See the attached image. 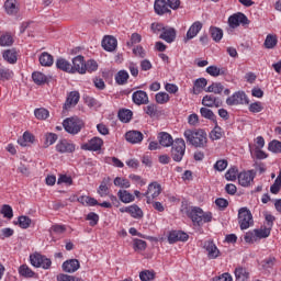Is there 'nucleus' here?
<instances>
[{"mask_svg": "<svg viewBox=\"0 0 281 281\" xmlns=\"http://www.w3.org/2000/svg\"><path fill=\"white\" fill-rule=\"evenodd\" d=\"M184 138L194 148H205L207 146V133L203 130H187Z\"/></svg>", "mask_w": 281, "mask_h": 281, "instance_id": "obj_1", "label": "nucleus"}, {"mask_svg": "<svg viewBox=\"0 0 281 281\" xmlns=\"http://www.w3.org/2000/svg\"><path fill=\"white\" fill-rule=\"evenodd\" d=\"M188 216L194 223V225H203V223H211L212 222V213L211 212H203L201 207H193L188 211Z\"/></svg>", "mask_w": 281, "mask_h": 281, "instance_id": "obj_2", "label": "nucleus"}, {"mask_svg": "<svg viewBox=\"0 0 281 281\" xmlns=\"http://www.w3.org/2000/svg\"><path fill=\"white\" fill-rule=\"evenodd\" d=\"M63 126L66 133H69L70 135H78V133L82 131V126H85V123L78 117H68L64 120Z\"/></svg>", "mask_w": 281, "mask_h": 281, "instance_id": "obj_3", "label": "nucleus"}, {"mask_svg": "<svg viewBox=\"0 0 281 281\" xmlns=\"http://www.w3.org/2000/svg\"><path fill=\"white\" fill-rule=\"evenodd\" d=\"M186 155V140L183 138H176L171 145V158L173 161H182Z\"/></svg>", "mask_w": 281, "mask_h": 281, "instance_id": "obj_4", "label": "nucleus"}, {"mask_svg": "<svg viewBox=\"0 0 281 281\" xmlns=\"http://www.w3.org/2000/svg\"><path fill=\"white\" fill-rule=\"evenodd\" d=\"M238 224L240 229H249L254 225V215L247 207H241L238 211Z\"/></svg>", "mask_w": 281, "mask_h": 281, "instance_id": "obj_5", "label": "nucleus"}, {"mask_svg": "<svg viewBox=\"0 0 281 281\" xmlns=\"http://www.w3.org/2000/svg\"><path fill=\"white\" fill-rule=\"evenodd\" d=\"M159 194H161V184H159L157 181H154L149 183L147 191L143 193V196H146V202L150 205V203H153V201H155Z\"/></svg>", "mask_w": 281, "mask_h": 281, "instance_id": "obj_6", "label": "nucleus"}, {"mask_svg": "<svg viewBox=\"0 0 281 281\" xmlns=\"http://www.w3.org/2000/svg\"><path fill=\"white\" fill-rule=\"evenodd\" d=\"M31 265L33 267L42 268V269H49L52 267V259L46 258L41 254H33L30 256Z\"/></svg>", "mask_w": 281, "mask_h": 281, "instance_id": "obj_7", "label": "nucleus"}, {"mask_svg": "<svg viewBox=\"0 0 281 281\" xmlns=\"http://www.w3.org/2000/svg\"><path fill=\"white\" fill-rule=\"evenodd\" d=\"M228 106H237L238 104H249V98L244 91H237L226 99Z\"/></svg>", "mask_w": 281, "mask_h": 281, "instance_id": "obj_8", "label": "nucleus"}, {"mask_svg": "<svg viewBox=\"0 0 281 281\" xmlns=\"http://www.w3.org/2000/svg\"><path fill=\"white\" fill-rule=\"evenodd\" d=\"M228 25L233 30H236L239 25H249V19H247L245 13L238 12L228 18Z\"/></svg>", "mask_w": 281, "mask_h": 281, "instance_id": "obj_9", "label": "nucleus"}, {"mask_svg": "<svg viewBox=\"0 0 281 281\" xmlns=\"http://www.w3.org/2000/svg\"><path fill=\"white\" fill-rule=\"evenodd\" d=\"M104 140L100 137H93L88 143L81 145V150H90L97 153V150H102Z\"/></svg>", "mask_w": 281, "mask_h": 281, "instance_id": "obj_10", "label": "nucleus"}, {"mask_svg": "<svg viewBox=\"0 0 281 281\" xmlns=\"http://www.w3.org/2000/svg\"><path fill=\"white\" fill-rule=\"evenodd\" d=\"M254 179H256V172L254 170L244 171L238 175L239 186L243 188H249L254 183Z\"/></svg>", "mask_w": 281, "mask_h": 281, "instance_id": "obj_11", "label": "nucleus"}, {"mask_svg": "<svg viewBox=\"0 0 281 281\" xmlns=\"http://www.w3.org/2000/svg\"><path fill=\"white\" fill-rule=\"evenodd\" d=\"M85 63V57L82 55H78L72 58V64H71V74H87V67Z\"/></svg>", "mask_w": 281, "mask_h": 281, "instance_id": "obj_12", "label": "nucleus"}, {"mask_svg": "<svg viewBox=\"0 0 281 281\" xmlns=\"http://www.w3.org/2000/svg\"><path fill=\"white\" fill-rule=\"evenodd\" d=\"M78 102H80V93L78 91H71L64 103L63 113H67V111L76 106Z\"/></svg>", "mask_w": 281, "mask_h": 281, "instance_id": "obj_13", "label": "nucleus"}, {"mask_svg": "<svg viewBox=\"0 0 281 281\" xmlns=\"http://www.w3.org/2000/svg\"><path fill=\"white\" fill-rule=\"evenodd\" d=\"M204 249L206 251V256L210 260H216L218 256H221V250H218V247H216V244L212 240H207L204 243Z\"/></svg>", "mask_w": 281, "mask_h": 281, "instance_id": "obj_14", "label": "nucleus"}, {"mask_svg": "<svg viewBox=\"0 0 281 281\" xmlns=\"http://www.w3.org/2000/svg\"><path fill=\"white\" fill-rule=\"evenodd\" d=\"M57 153H60L61 155H65L67 153H76V144L67 140L61 139L56 145Z\"/></svg>", "mask_w": 281, "mask_h": 281, "instance_id": "obj_15", "label": "nucleus"}, {"mask_svg": "<svg viewBox=\"0 0 281 281\" xmlns=\"http://www.w3.org/2000/svg\"><path fill=\"white\" fill-rule=\"evenodd\" d=\"M202 104L203 106H207L209 109H213V106H215V109H218L223 106V101L214 97V94H206L202 99Z\"/></svg>", "mask_w": 281, "mask_h": 281, "instance_id": "obj_16", "label": "nucleus"}, {"mask_svg": "<svg viewBox=\"0 0 281 281\" xmlns=\"http://www.w3.org/2000/svg\"><path fill=\"white\" fill-rule=\"evenodd\" d=\"M21 10L19 5V1L16 0H5L4 2V12L9 16H16L19 14V11Z\"/></svg>", "mask_w": 281, "mask_h": 281, "instance_id": "obj_17", "label": "nucleus"}, {"mask_svg": "<svg viewBox=\"0 0 281 281\" xmlns=\"http://www.w3.org/2000/svg\"><path fill=\"white\" fill-rule=\"evenodd\" d=\"M125 139L130 144H142L144 142V134L139 131L132 130L125 133Z\"/></svg>", "mask_w": 281, "mask_h": 281, "instance_id": "obj_18", "label": "nucleus"}, {"mask_svg": "<svg viewBox=\"0 0 281 281\" xmlns=\"http://www.w3.org/2000/svg\"><path fill=\"white\" fill-rule=\"evenodd\" d=\"M188 238H190V236L181 231H172L168 235V241L170 243V245H173V243H179V240L186 243Z\"/></svg>", "mask_w": 281, "mask_h": 281, "instance_id": "obj_19", "label": "nucleus"}, {"mask_svg": "<svg viewBox=\"0 0 281 281\" xmlns=\"http://www.w3.org/2000/svg\"><path fill=\"white\" fill-rule=\"evenodd\" d=\"M203 30V23L196 21L194 22L188 30L187 36L184 37V43L188 41H192V38L196 37V35Z\"/></svg>", "mask_w": 281, "mask_h": 281, "instance_id": "obj_20", "label": "nucleus"}, {"mask_svg": "<svg viewBox=\"0 0 281 281\" xmlns=\"http://www.w3.org/2000/svg\"><path fill=\"white\" fill-rule=\"evenodd\" d=\"M102 47L105 52H115L117 49V40L114 36L106 35L102 40Z\"/></svg>", "mask_w": 281, "mask_h": 281, "instance_id": "obj_21", "label": "nucleus"}, {"mask_svg": "<svg viewBox=\"0 0 281 281\" xmlns=\"http://www.w3.org/2000/svg\"><path fill=\"white\" fill-rule=\"evenodd\" d=\"M80 269V261L78 259H69L63 263V270L66 273H76Z\"/></svg>", "mask_w": 281, "mask_h": 281, "instance_id": "obj_22", "label": "nucleus"}, {"mask_svg": "<svg viewBox=\"0 0 281 281\" xmlns=\"http://www.w3.org/2000/svg\"><path fill=\"white\" fill-rule=\"evenodd\" d=\"M132 100L134 104H137L138 106H140V104H148V93L144 90L135 91L132 94Z\"/></svg>", "mask_w": 281, "mask_h": 281, "instance_id": "obj_23", "label": "nucleus"}, {"mask_svg": "<svg viewBox=\"0 0 281 281\" xmlns=\"http://www.w3.org/2000/svg\"><path fill=\"white\" fill-rule=\"evenodd\" d=\"M159 38H161L166 43H175V38H177V31L173 27H165L162 30V33L159 35Z\"/></svg>", "mask_w": 281, "mask_h": 281, "instance_id": "obj_24", "label": "nucleus"}, {"mask_svg": "<svg viewBox=\"0 0 281 281\" xmlns=\"http://www.w3.org/2000/svg\"><path fill=\"white\" fill-rule=\"evenodd\" d=\"M158 142L160 146H164V148H170V146L175 144V139H172V136L166 132H160L158 134Z\"/></svg>", "mask_w": 281, "mask_h": 281, "instance_id": "obj_25", "label": "nucleus"}, {"mask_svg": "<svg viewBox=\"0 0 281 281\" xmlns=\"http://www.w3.org/2000/svg\"><path fill=\"white\" fill-rule=\"evenodd\" d=\"M120 212H126L127 214H131L133 218H142V216H144V212H142V209H139V206L135 204L131 206L121 207Z\"/></svg>", "mask_w": 281, "mask_h": 281, "instance_id": "obj_26", "label": "nucleus"}, {"mask_svg": "<svg viewBox=\"0 0 281 281\" xmlns=\"http://www.w3.org/2000/svg\"><path fill=\"white\" fill-rule=\"evenodd\" d=\"M154 10L156 14H159L160 16L170 12L168 2L166 0H156L154 3Z\"/></svg>", "mask_w": 281, "mask_h": 281, "instance_id": "obj_27", "label": "nucleus"}, {"mask_svg": "<svg viewBox=\"0 0 281 281\" xmlns=\"http://www.w3.org/2000/svg\"><path fill=\"white\" fill-rule=\"evenodd\" d=\"M206 74L213 78H218V76H227V68H221L218 66H209L206 68Z\"/></svg>", "mask_w": 281, "mask_h": 281, "instance_id": "obj_28", "label": "nucleus"}, {"mask_svg": "<svg viewBox=\"0 0 281 281\" xmlns=\"http://www.w3.org/2000/svg\"><path fill=\"white\" fill-rule=\"evenodd\" d=\"M109 186H111V177L103 178L99 186L98 194H100V196H106L109 194Z\"/></svg>", "mask_w": 281, "mask_h": 281, "instance_id": "obj_29", "label": "nucleus"}, {"mask_svg": "<svg viewBox=\"0 0 281 281\" xmlns=\"http://www.w3.org/2000/svg\"><path fill=\"white\" fill-rule=\"evenodd\" d=\"M56 67H57V69H60L61 71H66V74H71V71H72L71 63H69L65 58H58L56 60Z\"/></svg>", "mask_w": 281, "mask_h": 281, "instance_id": "obj_30", "label": "nucleus"}, {"mask_svg": "<svg viewBox=\"0 0 281 281\" xmlns=\"http://www.w3.org/2000/svg\"><path fill=\"white\" fill-rule=\"evenodd\" d=\"M40 65H42V67H52L54 65V56L47 52L42 53L40 56Z\"/></svg>", "mask_w": 281, "mask_h": 281, "instance_id": "obj_31", "label": "nucleus"}, {"mask_svg": "<svg viewBox=\"0 0 281 281\" xmlns=\"http://www.w3.org/2000/svg\"><path fill=\"white\" fill-rule=\"evenodd\" d=\"M205 87H207V79H205V78L196 79L194 81V86H193L194 95H199V93H201L203 91V89H205Z\"/></svg>", "mask_w": 281, "mask_h": 281, "instance_id": "obj_32", "label": "nucleus"}, {"mask_svg": "<svg viewBox=\"0 0 281 281\" xmlns=\"http://www.w3.org/2000/svg\"><path fill=\"white\" fill-rule=\"evenodd\" d=\"M223 135H225V132L223 131V128L221 126H218V123L215 121V126L210 133V138L213 142H216V140L221 139L223 137Z\"/></svg>", "mask_w": 281, "mask_h": 281, "instance_id": "obj_33", "label": "nucleus"}, {"mask_svg": "<svg viewBox=\"0 0 281 281\" xmlns=\"http://www.w3.org/2000/svg\"><path fill=\"white\" fill-rule=\"evenodd\" d=\"M117 196L122 203H133V201H135V195L126 190H120Z\"/></svg>", "mask_w": 281, "mask_h": 281, "instance_id": "obj_34", "label": "nucleus"}, {"mask_svg": "<svg viewBox=\"0 0 281 281\" xmlns=\"http://www.w3.org/2000/svg\"><path fill=\"white\" fill-rule=\"evenodd\" d=\"M20 146H27L29 144H34V136L30 132H24L23 136L18 139Z\"/></svg>", "mask_w": 281, "mask_h": 281, "instance_id": "obj_35", "label": "nucleus"}, {"mask_svg": "<svg viewBox=\"0 0 281 281\" xmlns=\"http://www.w3.org/2000/svg\"><path fill=\"white\" fill-rule=\"evenodd\" d=\"M119 120L124 124H128L131 120H133V111L131 110H120L119 111Z\"/></svg>", "mask_w": 281, "mask_h": 281, "instance_id": "obj_36", "label": "nucleus"}, {"mask_svg": "<svg viewBox=\"0 0 281 281\" xmlns=\"http://www.w3.org/2000/svg\"><path fill=\"white\" fill-rule=\"evenodd\" d=\"M210 34L211 38H213L215 43H221V41L223 40V31L216 26L210 27Z\"/></svg>", "mask_w": 281, "mask_h": 281, "instance_id": "obj_37", "label": "nucleus"}, {"mask_svg": "<svg viewBox=\"0 0 281 281\" xmlns=\"http://www.w3.org/2000/svg\"><path fill=\"white\" fill-rule=\"evenodd\" d=\"M44 146L45 148H49V146H53V144H56V142L58 140V135L55 133H46L44 135Z\"/></svg>", "mask_w": 281, "mask_h": 281, "instance_id": "obj_38", "label": "nucleus"}, {"mask_svg": "<svg viewBox=\"0 0 281 281\" xmlns=\"http://www.w3.org/2000/svg\"><path fill=\"white\" fill-rule=\"evenodd\" d=\"M2 56L7 63H10V65L16 63V50L14 49H7Z\"/></svg>", "mask_w": 281, "mask_h": 281, "instance_id": "obj_39", "label": "nucleus"}, {"mask_svg": "<svg viewBox=\"0 0 281 281\" xmlns=\"http://www.w3.org/2000/svg\"><path fill=\"white\" fill-rule=\"evenodd\" d=\"M263 45L266 49H273V47L278 45V36L271 34L267 35Z\"/></svg>", "mask_w": 281, "mask_h": 281, "instance_id": "obj_40", "label": "nucleus"}, {"mask_svg": "<svg viewBox=\"0 0 281 281\" xmlns=\"http://www.w3.org/2000/svg\"><path fill=\"white\" fill-rule=\"evenodd\" d=\"M16 225H19V227H21V229H27L32 225V218H30L25 215H21L18 218Z\"/></svg>", "mask_w": 281, "mask_h": 281, "instance_id": "obj_41", "label": "nucleus"}, {"mask_svg": "<svg viewBox=\"0 0 281 281\" xmlns=\"http://www.w3.org/2000/svg\"><path fill=\"white\" fill-rule=\"evenodd\" d=\"M14 44V38L9 33H5L0 36V46L1 47H10Z\"/></svg>", "mask_w": 281, "mask_h": 281, "instance_id": "obj_42", "label": "nucleus"}, {"mask_svg": "<svg viewBox=\"0 0 281 281\" xmlns=\"http://www.w3.org/2000/svg\"><path fill=\"white\" fill-rule=\"evenodd\" d=\"M115 82L117 85H126L128 82V72L126 70H120L115 76Z\"/></svg>", "mask_w": 281, "mask_h": 281, "instance_id": "obj_43", "label": "nucleus"}, {"mask_svg": "<svg viewBox=\"0 0 281 281\" xmlns=\"http://www.w3.org/2000/svg\"><path fill=\"white\" fill-rule=\"evenodd\" d=\"M32 78L35 85H45V82H47V76H45V74L40 71L33 72Z\"/></svg>", "mask_w": 281, "mask_h": 281, "instance_id": "obj_44", "label": "nucleus"}, {"mask_svg": "<svg viewBox=\"0 0 281 281\" xmlns=\"http://www.w3.org/2000/svg\"><path fill=\"white\" fill-rule=\"evenodd\" d=\"M14 77V71H12L10 68L2 67L0 68V80L3 82L5 80H11V78Z\"/></svg>", "mask_w": 281, "mask_h": 281, "instance_id": "obj_45", "label": "nucleus"}, {"mask_svg": "<svg viewBox=\"0 0 281 281\" xmlns=\"http://www.w3.org/2000/svg\"><path fill=\"white\" fill-rule=\"evenodd\" d=\"M235 278L236 280H249V272H247V269L239 267L235 269Z\"/></svg>", "mask_w": 281, "mask_h": 281, "instance_id": "obj_46", "label": "nucleus"}, {"mask_svg": "<svg viewBox=\"0 0 281 281\" xmlns=\"http://www.w3.org/2000/svg\"><path fill=\"white\" fill-rule=\"evenodd\" d=\"M155 100L157 104H167V102H170V94L167 92H158L155 95Z\"/></svg>", "mask_w": 281, "mask_h": 281, "instance_id": "obj_47", "label": "nucleus"}, {"mask_svg": "<svg viewBox=\"0 0 281 281\" xmlns=\"http://www.w3.org/2000/svg\"><path fill=\"white\" fill-rule=\"evenodd\" d=\"M200 114L202 117L205 120H211L212 122H216V115H214V112L207 108H201L200 109Z\"/></svg>", "mask_w": 281, "mask_h": 281, "instance_id": "obj_48", "label": "nucleus"}, {"mask_svg": "<svg viewBox=\"0 0 281 281\" xmlns=\"http://www.w3.org/2000/svg\"><path fill=\"white\" fill-rule=\"evenodd\" d=\"M19 273L23 278H34V271H32V269H30V267H27V265H22L19 268Z\"/></svg>", "mask_w": 281, "mask_h": 281, "instance_id": "obj_49", "label": "nucleus"}, {"mask_svg": "<svg viewBox=\"0 0 281 281\" xmlns=\"http://www.w3.org/2000/svg\"><path fill=\"white\" fill-rule=\"evenodd\" d=\"M34 115L37 120H47L49 117V111L45 108H40L34 111Z\"/></svg>", "mask_w": 281, "mask_h": 281, "instance_id": "obj_50", "label": "nucleus"}, {"mask_svg": "<svg viewBox=\"0 0 281 281\" xmlns=\"http://www.w3.org/2000/svg\"><path fill=\"white\" fill-rule=\"evenodd\" d=\"M79 203H82V205H99L98 200H95V198H91V196H87V195H82L78 199Z\"/></svg>", "mask_w": 281, "mask_h": 281, "instance_id": "obj_51", "label": "nucleus"}, {"mask_svg": "<svg viewBox=\"0 0 281 281\" xmlns=\"http://www.w3.org/2000/svg\"><path fill=\"white\" fill-rule=\"evenodd\" d=\"M114 186H116V188H131V181H128V179L126 178H121V177H116L114 179Z\"/></svg>", "mask_w": 281, "mask_h": 281, "instance_id": "obj_52", "label": "nucleus"}, {"mask_svg": "<svg viewBox=\"0 0 281 281\" xmlns=\"http://www.w3.org/2000/svg\"><path fill=\"white\" fill-rule=\"evenodd\" d=\"M238 177V168L232 167L231 169L227 170L225 173V179L227 181H236V178Z\"/></svg>", "mask_w": 281, "mask_h": 281, "instance_id": "obj_53", "label": "nucleus"}, {"mask_svg": "<svg viewBox=\"0 0 281 281\" xmlns=\"http://www.w3.org/2000/svg\"><path fill=\"white\" fill-rule=\"evenodd\" d=\"M86 221H89V224L91 227H95V225L99 223L100 221V215H98V213L94 212H90L87 217Z\"/></svg>", "mask_w": 281, "mask_h": 281, "instance_id": "obj_54", "label": "nucleus"}, {"mask_svg": "<svg viewBox=\"0 0 281 281\" xmlns=\"http://www.w3.org/2000/svg\"><path fill=\"white\" fill-rule=\"evenodd\" d=\"M254 234L256 238H269L271 236V228L255 229Z\"/></svg>", "mask_w": 281, "mask_h": 281, "instance_id": "obj_55", "label": "nucleus"}, {"mask_svg": "<svg viewBox=\"0 0 281 281\" xmlns=\"http://www.w3.org/2000/svg\"><path fill=\"white\" fill-rule=\"evenodd\" d=\"M50 234H57V236H60V234H65L67 232V227L65 225L55 224L49 229Z\"/></svg>", "mask_w": 281, "mask_h": 281, "instance_id": "obj_56", "label": "nucleus"}, {"mask_svg": "<svg viewBox=\"0 0 281 281\" xmlns=\"http://www.w3.org/2000/svg\"><path fill=\"white\" fill-rule=\"evenodd\" d=\"M268 150H270V153H281V142L280 140H272L269 143L268 145Z\"/></svg>", "mask_w": 281, "mask_h": 281, "instance_id": "obj_57", "label": "nucleus"}, {"mask_svg": "<svg viewBox=\"0 0 281 281\" xmlns=\"http://www.w3.org/2000/svg\"><path fill=\"white\" fill-rule=\"evenodd\" d=\"M139 278H140L142 281L155 280V272L150 271V270H143L139 273Z\"/></svg>", "mask_w": 281, "mask_h": 281, "instance_id": "obj_58", "label": "nucleus"}, {"mask_svg": "<svg viewBox=\"0 0 281 281\" xmlns=\"http://www.w3.org/2000/svg\"><path fill=\"white\" fill-rule=\"evenodd\" d=\"M1 214H3L4 218H12L14 216V212L12 211V206L4 204L1 209Z\"/></svg>", "mask_w": 281, "mask_h": 281, "instance_id": "obj_59", "label": "nucleus"}, {"mask_svg": "<svg viewBox=\"0 0 281 281\" xmlns=\"http://www.w3.org/2000/svg\"><path fill=\"white\" fill-rule=\"evenodd\" d=\"M147 244L143 239H134L133 248L135 251H144L146 249Z\"/></svg>", "mask_w": 281, "mask_h": 281, "instance_id": "obj_60", "label": "nucleus"}, {"mask_svg": "<svg viewBox=\"0 0 281 281\" xmlns=\"http://www.w3.org/2000/svg\"><path fill=\"white\" fill-rule=\"evenodd\" d=\"M57 281H82V279L65 273H60L57 276Z\"/></svg>", "mask_w": 281, "mask_h": 281, "instance_id": "obj_61", "label": "nucleus"}, {"mask_svg": "<svg viewBox=\"0 0 281 281\" xmlns=\"http://www.w3.org/2000/svg\"><path fill=\"white\" fill-rule=\"evenodd\" d=\"M86 71H89L90 74L93 71H98V61L90 59L86 63Z\"/></svg>", "mask_w": 281, "mask_h": 281, "instance_id": "obj_62", "label": "nucleus"}, {"mask_svg": "<svg viewBox=\"0 0 281 281\" xmlns=\"http://www.w3.org/2000/svg\"><path fill=\"white\" fill-rule=\"evenodd\" d=\"M227 168V160L222 159L217 160L214 165V170H217V172H223Z\"/></svg>", "mask_w": 281, "mask_h": 281, "instance_id": "obj_63", "label": "nucleus"}, {"mask_svg": "<svg viewBox=\"0 0 281 281\" xmlns=\"http://www.w3.org/2000/svg\"><path fill=\"white\" fill-rule=\"evenodd\" d=\"M213 281H234V279L232 278V274H229V272H225L221 276L213 278Z\"/></svg>", "mask_w": 281, "mask_h": 281, "instance_id": "obj_64", "label": "nucleus"}]
</instances>
